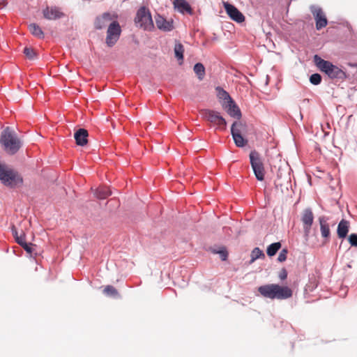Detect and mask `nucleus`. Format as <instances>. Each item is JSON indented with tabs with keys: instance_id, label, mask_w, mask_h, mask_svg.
I'll list each match as a JSON object with an SVG mask.
<instances>
[{
	"instance_id": "nucleus-1",
	"label": "nucleus",
	"mask_w": 357,
	"mask_h": 357,
	"mask_svg": "<svg viewBox=\"0 0 357 357\" xmlns=\"http://www.w3.org/2000/svg\"><path fill=\"white\" fill-rule=\"evenodd\" d=\"M259 294L271 299L285 300L293 295V291L287 286H280L277 284H268L258 288Z\"/></svg>"
},
{
	"instance_id": "nucleus-2",
	"label": "nucleus",
	"mask_w": 357,
	"mask_h": 357,
	"mask_svg": "<svg viewBox=\"0 0 357 357\" xmlns=\"http://www.w3.org/2000/svg\"><path fill=\"white\" fill-rule=\"evenodd\" d=\"M0 143L9 155L15 154L22 147V142L14 130L6 127L1 132Z\"/></svg>"
},
{
	"instance_id": "nucleus-3",
	"label": "nucleus",
	"mask_w": 357,
	"mask_h": 357,
	"mask_svg": "<svg viewBox=\"0 0 357 357\" xmlns=\"http://www.w3.org/2000/svg\"><path fill=\"white\" fill-rule=\"evenodd\" d=\"M0 181L4 185L11 188L17 187L23 182L22 178L16 171L1 163Z\"/></svg>"
},
{
	"instance_id": "nucleus-4",
	"label": "nucleus",
	"mask_w": 357,
	"mask_h": 357,
	"mask_svg": "<svg viewBox=\"0 0 357 357\" xmlns=\"http://www.w3.org/2000/svg\"><path fill=\"white\" fill-rule=\"evenodd\" d=\"M314 62L317 68L332 79H343L346 76L345 73L337 66L328 61L322 59L317 54L314 56Z\"/></svg>"
},
{
	"instance_id": "nucleus-5",
	"label": "nucleus",
	"mask_w": 357,
	"mask_h": 357,
	"mask_svg": "<svg viewBox=\"0 0 357 357\" xmlns=\"http://www.w3.org/2000/svg\"><path fill=\"white\" fill-rule=\"evenodd\" d=\"M250 162L256 178L258 181L264 179L265 170L260 154L257 151H252L249 155Z\"/></svg>"
},
{
	"instance_id": "nucleus-6",
	"label": "nucleus",
	"mask_w": 357,
	"mask_h": 357,
	"mask_svg": "<svg viewBox=\"0 0 357 357\" xmlns=\"http://www.w3.org/2000/svg\"><path fill=\"white\" fill-rule=\"evenodd\" d=\"M135 22L137 26L144 30L151 31L153 29V22L151 13L144 6L141 7L137 13Z\"/></svg>"
},
{
	"instance_id": "nucleus-7",
	"label": "nucleus",
	"mask_w": 357,
	"mask_h": 357,
	"mask_svg": "<svg viewBox=\"0 0 357 357\" xmlns=\"http://www.w3.org/2000/svg\"><path fill=\"white\" fill-rule=\"evenodd\" d=\"M200 114L204 119L216 126L217 128L220 130L226 129L227 122L219 112L211 109H202Z\"/></svg>"
},
{
	"instance_id": "nucleus-8",
	"label": "nucleus",
	"mask_w": 357,
	"mask_h": 357,
	"mask_svg": "<svg viewBox=\"0 0 357 357\" xmlns=\"http://www.w3.org/2000/svg\"><path fill=\"white\" fill-rule=\"evenodd\" d=\"M121 33V28L119 23L114 20L108 26L105 43L108 47L114 46L119 40Z\"/></svg>"
},
{
	"instance_id": "nucleus-9",
	"label": "nucleus",
	"mask_w": 357,
	"mask_h": 357,
	"mask_svg": "<svg viewBox=\"0 0 357 357\" xmlns=\"http://www.w3.org/2000/svg\"><path fill=\"white\" fill-rule=\"evenodd\" d=\"M301 221L303 225L305 235L307 236L310 234L311 227L314 221V214L310 208H305L301 214Z\"/></svg>"
},
{
	"instance_id": "nucleus-10",
	"label": "nucleus",
	"mask_w": 357,
	"mask_h": 357,
	"mask_svg": "<svg viewBox=\"0 0 357 357\" xmlns=\"http://www.w3.org/2000/svg\"><path fill=\"white\" fill-rule=\"evenodd\" d=\"M311 12L314 17L316 22V29L317 30H320L322 28L326 26L328 20L326 19V15L321 8L313 6L311 8Z\"/></svg>"
},
{
	"instance_id": "nucleus-11",
	"label": "nucleus",
	"mask_w": 357,
	"mask_h": 357,
	"mask_svg": "<svg viewBox=\"0 0 357 357\" xmlns=\"http://www.w3.org/2000/svg\"><path fill=\"white\" fill-rule=\"evenodd\" d=\"M223 93L225 96V98H228L227 104L225 106L227 113L231 117L240 119L241 117V112L239 107L236 105L227 91H223Z\"/></svg>"
},
{
	"instance_id": "nucleus-12",
	"label": "nucleus",
	"mask_w": 357,
	"mask_h": 357,
	"mask_svg": "<svg viewBox=\"0 0 357 357\" xmlns=\"http://www.w3.org/2000/svg\"><path fill=\"white\" fill-rule=\"evenodd\" d=\"M224 8L231 19L238 23L244 22V15L234 6L226 2Z\"/></svg>"
},
{
	"instance_id": "nucleus-13",
	"label": "nucleus",
	"mask_w": 357,
	"mask_h": 357,
	"mask_svg": "<svg viewBox=\"0 0 357 357\" xmlns=\"http://www.w3.org/2000/svg\"><path fill=\"white\" fill-rule=\"evenodd\" d=\"M43 17L49 20H56L64 16V13L57 7H46L43 10Z\"/></svg>"
},
{
	"instance_id": "nucleus-14",
	"label": "nucleus",
	"mask_w": 357,
	"mask_h": 357,
	"mask_svg": "<svg viewBox=\"0 0 357 357\" xmlns=\"http://www.w3.org/2000/svg\"><path fill=\"white\" fill-rule=\"evenodd\" d=\"M89 132L84 128L78 129L74 134L76 144L78 146H84L88 143Z\"/></svg>"
},
{
	"instance_id": "nucleus-15",
	"label": "nucleus",
	"mask_w": 357,
	"mask_h": 357,
	"mask_svg": "<svg viewBox=\"0 0 357 357\" xmlns=\"http://www.w3.org/2000/svg\"><path fill=\"white\" fill-rule=\"evenodd\" d=\"M155 24L157 27L165 31H169L173 29V22L167 21L163 17L160 15H158L155 17Z\"/></svg>"
},
{
	"instance_id": "nucleus-16",
	"label": "nucleus",
	"mask_w": 357,
	"mask_h": 357,
	"mask_svg": "<svg viewBox=\"0 0 357 357\" xmlns=\"http://www.w3.org/2000/svg\"><path fill=\"white\" fill-rule=\"evenodd\" d=\"M112 20V16L109 13H105L101 16L96 17L94 23L95 28L102 29Z\"/></svg>"
},
{
	"instance_id": "nucleus-17",
	"label": "nucleus",
	"mask_w": 357,
	"mask_h": 357,
	"mask_svg": "<svg viewBox=\"0 0 357 357\" xmlns=\"http://www.w3.org/2000/svg\"><path fill=\"white\" fill-rule=\"evenodd\" d=\"M327 220L328 219L325 216L319 218L321 236L326 239H328L331 235L330 227Z\"/></svg>"
},
{
	"instance_id": "nucleus-18",
	"label": "nucleus",
	"mask_w": 357,
	"mask_h": 357,
	"mask_svg": "<svg viewBox=\"0 0 357 357\" xmlns=\"http://www.w3.org/2000/svg\"><path fill=\"white\" fill-rule=\"evenodd\" d=\"M349 222L342 219L337 225V234L340 238H344L349 232Z\"/></svg>"
},
{
	"instance_id": "nucleus-19",
	"label": "nucleus",
	"mask_w": 357,
	"mask_h": 357,
	"mask_svg": "<svg viewBox=\"0 0 357 357\" xmlns=\"http://www.w3.org/2000/svg\"><path fill=\"white\" fill-rule=\"evenodd\" d=\"M174 6L181 13H191L192 12L190 6L185 0H174Z\"/></svg>"
},
{
	"instance_id": "nucleus-20",
	"label": "nucleus",
	"mask_w": 357,
	"mask_h": 357,
	"mask_svg": "<svg viewBox=\"0 0 357 357\" xmlns=\"http://www.w3.org/2000/svg\"><path fill=\"white\" fill-rule=\"evenodd\" d=\"M246 131L247 126L241 121H235L231 128V133L245 134Z\"/></svg>"
},
{
	"instance_id": "nucleus-21",
	"label": "nucleus",
	"mask_w": 357,
	"mask_h": 357,
	"mask_svg": "<svg viewBox=\"0 0 357 357\" xmlns=\"http://www.w3.org/2000/svg\"><path fill=\"white\" fill-rule=\"evenodd\" d=\"M112 194L109 189L106 186H100L96 190L95 195L98 199H104Z\"/></svg>"
},
{
	"instance_id": "nucleus-22",
	"label": "nucleus",
	"mask_w": 357,
	"mask_h": 357,
	"mask_svg": "<svg viewBox=\"0 0 357 357\" xmlns=\"http://www.w3.org/2000/svg\"><path fill=\"white\" fill-rule=\"evenodd\" d=\"M15 240L17 243L20 245L28 253L31 254L33 252V245L31 243H27L25 241L24 236H17L16 231Z\"/></svg>"
},
{
	"instance_id": "nucleus-23",
	"label": "nucleus",
	"mask_w": 357,
	"mask_h": 357,
	"mask_svg": "<svg viewBox=\"0 0 357 357\" xmlns=\"http://www.w3.org/2000/svg\"><path fill=\"white\" fill-rule=\"evenodd\" d=\"M29 31L36 37L38 38H44V33L41 28L36 24L33 23L29 25Z\"/></svg>"
},
{
	"instance_id": "nucleus-24",
	"label": "nucleus",
	"mask_w": 357,
	"mask_h": 357,
	"mask_svg": "<svg viewBox=\"0 0 357 357\" xmlns=\"http://www.w3.org/2000/svg\"><path fill=\"white\" fill-rule=\"evenodd\" d=\"M243 134H238V133H231L232 137L234 139V143L238 147H243L245 146L248 141L243 138Z\"/></svg>"
},
{
	"instance_id": "nucleus-25",
	"label": "nucleus",
	"mask_w": 357,
	"mask_h": 357,
	"mask_svg": "<svg viewBox=\"0 0 357 357\" xmlns=\"http://www.w3.org/2000/svg\"><path fill=\"white\" fill-rule=\"evenodd\" d=\"M194 72L197 75L199 80H202L205 75V68L201 63H197L194 66Z\"/></svg>"
},
{
	"instance_id": "nucleus-26",
	"label": "nucleus",
	"mask_w": 357,
	"mask_h": 357,
	"mask_svg": "<svg viewBox=\"0 0 357 357\" xmlns=\"http://www.w3.org/2000/svg\"><path fill=\"white\" fill-rule=\"evenodd\" d=\"M281 248V243L280 242L273 243L268 245L266 250L267 255L269 257L274 256L277 252Z\"/></svg>"
},
{
	"instance_id": "nucleus-27",
	"label": "nucleus",
	"mask_w": 357,
	"mask_h": 357,
	"mask_svg": "<svg viewBox=\"0 0 357 357\" xmlns=\"http://www.w3.org/2000/svg\"><path fill=\"white\" fill-rule=\"evenodd\" d=\"M23 53L26 56V57L30 60H33L37 58V53L36 51L29 47H24L23 50Z\"/></svg>"
},
{
	"instance_id": "nucleus-28",
	"label": "nucleus",
	"mask_w": 357,
	"mask_h": 357,
	"mask_svg": "<svg viewBox=\"0 0 357 357\" xmlns=\"http://www.w3.org/2000/svg\"><path fill=\"white\" fill-rule=\"evenodd\" d=\"M183 52H184V47H183V45L181 43L176 44L175 47H174V53H175V56L178 60H183Z\"/></svg>"
},
{
	"instance_id": "nucleus-29",
	"label": "nucleus",
	"mask_w": 357,
	"mask_h": 357,
	"mask_svg": "<svg viewBox=\"0 0 357 357\" xmlns=\"http://www.w3.org/2000/svg\"><path fill=\"white\" fill-rule=\"evenodd\" d=\"M264 257V254L259 248H255L251 252V260L250 263L254 262L256 259L260 257Z\"/></svg>"
},
{
	"instance_id": "nucleus-30",
	"label": "nucleus",
	"mask_w": 357,
	"mask_h": 357,
	"mask_svg": "<svg viewBox=\"0 0 357 357\" xmlns=\"http://www.w3.org/2000/svg\"><path fill=\"white\" fill-rule=\"evenodd\" d=\"M103 292L107 296L114 297L117 296L119 294L116 288L111 285L106 286L103 290Z\"/></svg>"
},
{
	"instance_id": "nucleus-31",
	"label": "nucleus",
	"mask_w": 357,
	"mask_h": 357,
	"mask_svg": "<svg viewBox=\"0 0 357 357\" xmlns=\"http://www.w3.org/2000/svg\"><path fill=\"white\" fill-rule=\"evenodd\" d=\"M215 254H219L220 256V258L222 261H225L228 256V252L226 250L225 248H221L220 250H213L212 251Z\"/></svg>"
},
{
	"instance_id": "nucleus-32",
	"label": "nucleus",
	"mask_w": 357,
	"mask_h": 357,
	"mask_svg": "<svg viewBox=\"0 0 357 357\" xmlns=\"http://www.w3.org/2000/svg\"><path fill=\"white\" fill-rule=\"evenodd\" d=\"M310 82L314 85H317L321 82V76L318 73L312 74L310 77Z\"/></svg>"
},
{
	"instance_id": "nucleus-33",
	"label": "nucleus",
	"mask_w": 357,
	"mask_h": 357,
	"mask_svg": "<svg viewBox=\"0 0 357 357\" xmlns=\"http://www.w3.org/2000/svg\"><path fill=\"white\" fill-rule=\"evenodd\" d=\"M287 253H288V251L287 249L282 250L278 257V261H280V262L284 261L287 259Z\"/></svg>"
},
{
	"instance_id": "nucleus-34",
	"label": "nucleus",
	"mask_w": 357,
	"mask_h": 357,
	"mask_svg": "<svg viewBox=\"0 0 357 357\" xmlns=\"http://www.w3.org/2000/svg\"><path fill=\"white\" fill-rule=\"evenodd\" d=\"M348 240L351 246L357 247V234H351L349 236Z\"/></svg>"
},
{
	"instance_id": "nucleus-35",
	"label": "nucleus",
	"mask_w": 357,
	"mask_h": 357,
	"mask_svg": "<svg viewBox=\"0 0 357 357\" xmlns=\"http://www.w3.org/2000/svg\"><path fill=\"white\" fill-rule=\"evenodd\" d=\"M278 277L281 280H284L287 278V271L285 268H282L279 272Z\"/></svg>"
},
{
	"instance_id": "nucleus-36",
	"label": "nucleus",
	"mask_w": 357,
	"mask_h": 357,
	"mask_svg": "<svg viewBox=\"0 0 357 357\" xmlns=\"http://www.w3.org/2000/svg\"><path fill=\"white\" fill-rule=\"evenodd\" d=\"M7 4V0H0V8H3Z\"/></svg>"
},
{
	"instance_id": "nucleus-37",
	"label": "nucleus",
	"mask_w": 357,
	"mask_h": 357,
	"mask_svg": "<svg viewBox=\"0 0 357 357\" xmlns=\"http://www.w3.org/2000/svg\"><path fill=\"white\" fill-rule=\"evenodd\" d=\"M223 91H224V90H222V93H221V96H221V97H222V98H223L224 99H226V98H225V96L224 95Z\"/></svg>"
},
{
	"instance_id": "nucleus-38",
	"label": "nucleus",
	"mask_w": 357,
	"mask_h": 357,
	"mask_svg": "<svg viewBox=\"0 0 357 357\" xmlns=\"http://www.w3.org/2000/svg\"><path fill=\"white\" fill-rule=\"evenodd\" d=\"M351 66L357 68V63L350 64Z\"/></svg>"
},
{
	"instance_id": "nucleus-39",
	"label": "nucleus",
	"mask_w": 357,
	"mask_h": 357,
	"mask_svg": "<svg viewBox=\"0 0 357 357\" xmlns=\"http://www.w3.org/2000/svg\"><path fill=\"white\" fill-rule=\"evenodd\" d=\"M113 17L117 18V16L113 15L112 18Z\"/></svg>"
},
{
	"instance_id": "nucleus-40",
	"label": "nucleus",
	"mask_w": 357,
	"mask_h": 357,
	"mask_svg": "<svg viewBox=\"0 0 357 357\" xmlns=\"http://www.w3.org/2000/svg\"><path fill=\"white\" fill-rule=\"evenodd\" d=\"M113 17L117 18V16L113 15L112 18Z\"/></svg>"
}]
</instances>
